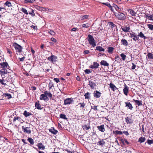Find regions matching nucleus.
<instances>
[{"label":"nucleus","instance_id":"obj_1","mask_svg":"<svg viewBox=\"0 0 153 153\" xmlns=\"http://www.w3.org/2000/svg\"><path fill=\"white\" fill-rule=\"evenodd\" d=\"M87 39L88 40L89 43L93 47H94L96 46V44L95 42L94 39L92 35L90 34L88 35Z\"/></svg>","mask_w":153,"mask_h":153},{"label":"nucleus","instance_id":"obj_2","mask_svg":"<svg viewBox=\"0 0 153 153\" xmlns=\"http://www.w3.org/2000/svg\"><path fill=\"white\" fill-rule=\"evenodd\" d=\"M116 17L118 19L122 20H124L126 19V16L125 14L122 12L114 13Z\"/></svg>","mask_w":153,"mask_h":153},{"label":"nucleus","instance_id":"obj_3","mask_svg":"<svg viewBox=\"0 0 153 153\" xmlns=\"http://www.w3.org/2000/svg\"><path fill=\"white\" fill-rule=\"evenodd\" d=\"M13 45V47L16 50V52L19 53L22 52V48L20 45L16 42L14 43Z\"/></svg>","mask_w":153,"mask_h":153},{"label":"nucleus","instance_id":"obj_4","mask_svg":"<svg viewBox=\"0 0 153 153\" xmlns=\"http://www.w3.org/2000/svg\"><path fill=\"white\" fill-rule=\"evenodd\" d=\"M129 37L132 39L134 41H139V38L138 35H137L134 32H132L131 33H130Z\"/></svg>","mask_w":153,"mask_h":153},{"label":"nucleus","instance_id":"obj_5","mask_svg":"<svg viewBox=\"0 0 153 153\" xmlns=\"http://www.w3.org/2000/svg\"><path fill=\"white\" fill-rule=\"evenodd\" d=\"M64 105H66L72 104L74 102V100L72 98H67L64 100Z\"/></svg>","mask_w":153,"mask_h":153},{"label":"nucleus","instance_id":"obj_6","mask_svg":"<svg viewBox=\"0 0 153 153\" xmlns=\"http://www.w3.org/2000/svg\"><path fill=\"white\" fill-rule=\"evenodd\" d=\"M51 55L48 57V60L52 63H54L57 61V58L56 56L53 55L52 53Z\"/></svg>","mask_w":153,"mask_h":153},{"label":"nucleus","instance_id":"obj_7","mask_svg":"<svg viewBox=\"0 0 153 153\" xmlns=\"http://www.w3.org/2000/svg\"><path fill=\"white\" fill-rule=\"evenodd\" d=\"M48 95V92L46 91L44 93L41 95L40 97V99L41 100H43L45 101L48 98L47 95Z\"/></svg>","mask_w":153,"mask_h":153},{"label":"nucleus","instance_id":"obj_8","mask_svg":"<svg viewBox=\"0 0 153 153\" xmlns=\"http://www.w3.org/2000/svg\"><path fill=\"white\" fill-rule=\"evenodd\" d=\"M125 119L126 122L128 124H131L133 123L132 118L131 117H126Z\"/></svg>","mask_w":153,"mask_h":153},{"label":"nucleus","instance_id":"obj_9","mask_svg":"<svg viewBox=\"0 0 153 153\" xmlns=\"http://www.w3.org/2000/svg\"><path fill=\"white\" fill-rule=\"evenodd\" d=\"M123 92L125 95L126 96L128 95L129 92V88L126 84L124 85V88L123 89Z\"/></svg>","mask_w":153,"mask_h":153},{"label":"nucleus","instance_id":"obj_10","mask_svg":"<svg viewBox=\"0 0 153 153\" xmlns=\"http://www.w3.org/2000/svg\"><path fill=\"white\" fill-rule=\"evenodd\" d=\"M22 128L23 130L26 133L28 134H30L31 132V131L29 129L30 128L29 127H25L24 126H22Z\"/></svg>","mask_w":153,"mask_h":153},{"label":"nucleus","instance_id":"obj_11","mask_svg":"<svg viewBox=\"0 0 153 153\" xmlns=\"http://www.w3.org/2000/svg\"><path fill=\"white\" fill-rule=\"evenodd\" d=\"M88 85H90L91 89H94L96 86L95 83L94 82L91 81H89Z\"/></svg>","mask_w":153,"mask_h":153},{"label":"nucleus","instance_id":"obj_12","mask_svg":"<svg viewBox=\"0 0 153 153\" xmlns=\"http://www.w3.org/2000/svg\"><path fill=\"white\" fill-rule=\"evenodd\" d=\"M97 128L99 130L102 132H104L105 131V126L104 125H101L100 126H97Z\"/></svg>","mask_w":153,"mask_h":153},{"label":"nucleus","instance_id":"obj_13","mask_svg":"<svg viewBox=\"0 0 153 153\" xmlns=\"http://www.w3.org/2000/svg\"><path fill=\"white\" fill-rule=\"evenodd\" d=\"M101 93L97 91H95L94 93V96L96 98H99L101 96Z\"/></svg>","mask_w":153,"mask_h":153},{"label":"nucleus","instance_id":"obj_14","mask_svg":"<svg viewBox=\"0 0 153 153\" xmlns=\"http://www.w3.org/2000/svg\"><path fill=\"white\" fill-rule=\"evenodd\" d=\"M99 66V64L96 62H94L93 63V65H90L89 67L90 68L94 69L96 68H98Z\"/></svg>","mask_w":153,"mask_h":153},{"label":"nucleus","instance_id":"obj_15","mask_svg":"<svg viewBox=\"0 0 153 153\" xmlns=\"http://www.w3.org/2000/svg\"><path fill=\"white\" fill-rule=\"evenodd\" d=\"M126 104V107H127L130 110H132L133 108V107L132 106V104L128 102H125Z\"/></svg>","mask_w":153,"mask_h":153},{"label":"nucleus","instance_id":"obj_16","mask_svg":"<svg viewBox=\"0 0 153 153\" xmlns=\"http://www.w3.org/2000/svg\"><path fill=\"white\" fill-rule=\"evenodd\" d=\"M121 42L122 45L126 47L128 45V42L127 41L126 39H121Z\"/></svg>","mask_w":153,"mask_h":153},{"label":"nucleus","instance_id":"obj_17","mask_svg":"<svg viewBox=\"0 0 153 153\" xmlns=\"http://www.w3.org/2000/svg\"><path fill=\"white\" fill-rule=\"evenodd\" d=\"M0 65H1V68L4 69L6 68L8 65L7 63L6 62H1L0 63Z\"/></svg>","mask_w":153,"mask_h":153},{"label":"nucleus","instance_id":"obj_18","mask_svg":"<svg viewBox=\"0 0 153 153\" xmlns=\"http://www.w3.org/2000/svg\"><path fill=\"white\" fill-rule=\"evenodd\" d=\"M16 120H18L21 123H23V120L20 117L18 116L15 117H14L13 119V122H15L16 121Z\"/></svg>","mask_w":153,"mask_h":153},{"label":"nucleus","instance_id":"obj_19","mask_svg":"<svg viewBox=\"0 0 153 153\" xmlns=\"http://www.w3.org/2000/svg\"><path fill=\"white\" fill-rule=\"evenodd\" d=\"M114 49V48L112 47H108L107 48V52L110 53H112Z\"/></svg>","mask_w":153,"mask_h":153},{"label":"nucleus","instance_id":"obj_20","mask_svg":"<svg viewBox=\"0 0 153 153\" xmlns=\"http://www.w3.org/2000/svg\"><path fill=\"white\" fill-rule=\"evenodd\" d=\"M121 29L124 32H128L130 29V27L129 26H124L123 28L121 27Z\"/></svg>","mask_w":153,"mask_h":153},{"label":"nucleus","instance_id":"obj_21","mask_svg":"<svg viewBox=\"0 0 153 153\" xmlns=\"http://www.w3.org/2000/svg\"><path fill=\"white\" fill-rule=\"evenodd\" d=\"M104 140H105V139H102L98 142L97 145L103 146L105 143V142L104 141Z\"/></svg>","mask_w":153,"mask_h":153},{"label":"nucleus","instance_id":"obj_22","mask_svg":"<svg viewBox=\"0 0 153 153\" xmlns=\"http://www.w3.org/2000/svg\"><path fill=\"white\" fill-rule=\"evenodd\" d=\"M110 87L113 90V91H114L115 90L117 89V88L116 86L113 83L111 82L109 84Z\"/></svg>","mask_w":153,"mask_h":153},{"label":"nucleus","instance_id":"obj_23","mask_svg":"<svg viewBox=\"0 0 153 153\" xmlns=\"http://www.w3.org/2000/svg\"><path fill=\"white\" fill-rule=\"evenodd\" d=\"M49 130L50 132L54 134H56L58 133V131L55 130L54 128H52L51 129H49Z\"/></svg>","mask_w":153,"mask_h":153},{"label":"nucleus","instance_id":"obj_24","mask_svg":"<svg viewBox=\"0 0 153 153\" xmlns=\"http://www.w3.org/2000/svg\"><path fill=\"white\" fill-rule=\"evenodd\" d=\"M133 100L134 102L136 103V104L138 106L142 105V101L137 100L134 99H133Z\"/></svg>","mask_w":153,"mask_h":153},{"label":"nucleus","instance_id":"obj_25","mask_svg":"<svg viewBox=\"0 0 153 153\" xmlns=\"http://www.w3.org/2000/svg\"><path fill=\"white\" fill-rule=\"evenodd\" d=\"M128 11L131 16H135L136 13L132 9H129L128 10Z\"/></svg>","mask_w":153,"mask_h":153},{"label":"nucleus","instance_id":"obj_26","mask_svg":"<svg viewBox=\"0 0 153 153\" xmlns=\"http://www.w3.org/2000/svg\"><path fill=\"white\" fill-rule=\"evenodd\" d=\"M113 134H114L117 135H122L123 134V132L121 131H119L118 130L113 131Z\"/></svg>","mask_w":153,"mask_h":153},{"label":"nucleus","instance_id":"obj_27","mask_svg":"<svg viewBox=\"0 0 153 153\" xmlns=\"http://www.w3.org/2000/svg\"><path fill=\"white\" fill-rule=\"evenodd\" d=\"M100 64L101 65L105 66H108L109 65V64L106 61L104 60H102L100 62Z\"/></svg>","mask_w":153,"mask_h":153},{"label":"nucleus","instance_id":"obj_28","mask_svg":"<svg viewBox=\"0 0 153 153\" xmlns=\"http://www.w3.org/2000/svg\"><path fill=\"white\" fill-rule=\"evenodd\" d=\"M78 105H80V107L81 109H83L85 107V106L86 105V103H85L84 102H80L78 103Z\"/></svg>","mask_w":153,"mask_h":153},{"label":"nucleus","instance_id":"obj_29","mask_svg":"<svg viewBox=\"0 0 153 153\" xmlns=\"http://www.w3.org/2000/svg\"><path fill=\"white\" fill-rule=\"evenodd\" d=\"M147 56L148 59L153 60V54L152 53L148 52Z\"/></svg>","mask_w":153,"mask_h":153},{"label":"nucleus","instance_id":"obj_30","mask_svg":"<svg viewBox=\"0 0 153 153\" xmlns=\"http://www.w3.org/2000/svg\"><path fill=\"white\" fill-rule=\"evenodd\" d=\"M138 37L139 36L141 38H143L144 39H145L146 38V37L144 35L143 33L142 32H140L138 33Z\"/></svg>","mask_w":153,"mask_h":153},{"label":"nucleus","instance_id":"obj_31","mask_svg":"<svg viewBox=\"0 0 153 153\" xmlns=\"http://www.w3.org/2000/svg\"><path fill=\"white\" fill-rule=\"evenodd\" d=\"M37 146L39 149H42L44 150L45 149V146L42 144V143L37 144Z\"/></svg>","mask_w":153,"mask_h":153},{"label":"nucleus","instance_id":"obj_32","mask_svg":"<svg viewBox=\"0 0 153 153\" xmlns=\"http://www.w3.org/2000/svg\"><path fill=\"white\" fill-rule=\"evenodd\" d=\"M82 127L83 129L86 130H88L89 129L91 128V127L89 125H87L86 124L83 125Z\"/></svg>","mask_w":153,"mask_h":153},{"label":"nucleus","instance_id":"obj_33","mask_svg":"<svg viewBox=\"0 0 153 153\" xmlns=\"http://www.w3.org/2000/svg\"><path fill=\"white\" fill-rule=\"evenodd\" d=\"M113 7L118 12L120 11L121 10V8L119 7L116 4H114Z\"/></svg>","mask_w":153,"mask_h":153},{"label":"nucleus","instance_id":"obj_34","mask_svg":"<svg viewBox=\"0 0 153 153\" xmlns=\"http://www.w3.org/2000/svg\"><path fill=\"white\" fill-rule=\"evenodd\" d=\"M96 50L100 51H104L105 49L101 46H97L96 48Z\"/></svg>","mask_w":153,"mask_h":153},{"label":"nucleus","instance_id":"obj_35","mask_svg":"<svg viewBox=\"0 0 153 153\" xmlns=\"http://www.w3.org/2000/svg\"><path fill=\"white\" fill-rule=\"evenodd\" d=\"M146 139L145 137H141L139 139L138 142H140V143H143L145 141Z\"/></svg>","mask_w":153,"mask_h":153},{"label":"nucleus","instance_id":"obj_36","mask_svg":"<svg viewBox=\"0 0 153 153\" xmlns=\"http://www.w3.org/2000/svg\"><path fill=\"white\" fill-rule=\"evenodd\" d=\"M3 95L5 97H7V99H9L12 98V96L11 94L8 93H4Z\"/></svg>","mask_w":153,"mask_h":153},{"label":"nucleus","instance_id":"obj_37","mask_svg":"<svg viewBox=\"0 0 153 153\" xmlns=\"http://www.w3.org/2000/svg\"><path fill=\"white\" fill-rule=\"evenodd\" d=\"M24 115L26 117L31 115L32 114L28 112H27L26 111H25L23 113Z\"/></svg>","mask_w":153,"mask_h":153},{"label":"nucleus","instance_id":"obj_38","mask_svg":"<svg viewBox=\"0 0 153 153\" xmlns=\"http://www.w3.org/2000/svg\"><path fill=\"white\" fill-rule=\"evenodd\" d=\"M39 101L38 102H36L35 104V106L36 108H37L38 109H41V106L40 104L39 103Z\"/></svg>","mask_w":153,"mask_h":153},{"label":"nucleus","instance_id":"obj_39","mask_svg":"<svg viewBox=\"0 0 153 153\" xmlns=\"http://www.w3.org/2000/svg\"><path fill=\"white\" fill-rule=\"evenodd\" d=\"M27 140L29 142V143L32 145H33L34 144V142L33 140L30 137H29L27 139Z\"/></svg>","mask_w":153,"mask_h":153},{"label":"nucleus","instance_id":"obj_40","mask_svg":"<svg viewBox=\"0 0 153 153\" xmlns=\"http://www.w3.org/2000/svg\"><path fill=\"white\" fill-rule=\"evenodd\" d=\"M148 27L151 30H153V25L150 24L147 25Z\"/></svg>","mask_w":153,"mask_h":153},{"label":"nucleus","instance_id":"obj_41","mask_svg":"<svg viewBox=\"0 0 153 153\" xmlns=\"http://www.w3.org/2000/svg\"><path fill=\"white\" fill-rule=\"evenodd\" d=\"M90 95V93L89 92H87L84 94V96L85 97V99H89L90 98V97L89 95Z\"/></svg>","mask_w":153,"mask_h":153},{"label":"nucleus","instance_id":"obj_42","mask_svg":"<svg viewBox=\"0 0 153 153\" xmlns=\"http://www.w3.org/2000/svg\"><path fill=\"white\" fill-rule=\"evenodd\" d=\"M4 4L9 7H10L12 6L11 3L7 1Z\"/></svg>","mask_w":153,"mask_h":153},{"label":"nucleus","instance_id":"obj_43","mask_svg":"<svg viewBox=\"0 0 153 153\" xmlns=\"http://www.w3.org/2000/svg\"><path fill=\"white\" fill-rule=\"evenodd\" d=\"M120 56L122 57L123 60L124 61L126 59V55L124 54L123 53H122L121 54H120Z\"/></svg>","mask_w":153,"mask_h":153},{"label":"nucleus","instance_id":"obj_44","mask_svg":"<svg viewBox=\"0 0 153 153\" xmlns=\"http://www.w3.org/2000/svg\"><path fill=\"white\" fill-rule=\"evenodd\" d=\"M90 24L88 23H86L82 24V27L83 28H88L89 27Z\"/></svg>","mask_w":153,"mask_h":153},{"label":"nucleus","instance_id":"obj_45","mask_svg":"<svg viewBox=\"0 0 153 153\" xmlns=\"http://www.w3.org/2000/svg\"><path fill=\"white\" fill-rule=\"evenodd\" d=\"M60 118L64 119H67V118L66 117V115L64 114H61L60 115Z\"/></svg>","mask_w":153,"mask_h":153},{"label":"nucleus","instance_id":"obj_46","mask_svg":"<svg viewBox=\"0 0 153 153\" xmlns=\"http://www.w3.org/2000/svg\"><path fill=\"white\" fill-rule=\"evenodd\" d=\"M108 24L112 28L116 26V25L112 22H109Z\"/></svg>","mask_w":153,"mask_h":153},{"label":"nucleus","instance_id":"obj_47","mask_svg":"<svg viewBox=\"0 0 153 153\" xmlns=\"http://www.w3.org/2000/svg\"><path fill=\"white\" fill-rule=\"evenodd\" d=\"M21 11L24 13L26 15H27L28 14L27 11L26 9L22 8L21 9Z\"/></svg>","mask_w":153,"mask_h":153},{"label":"nucleus","instance_id":"obj_48","mask_svg":"<svg viewBox=\"0 0 153 153\" xmlns=\"http://www.w3.org/2000/svg\"><path fill=\"white\" fill-rule=\"evenodd\" d=\"M119 60H120V56L118 55L116 56L115 58V61L116 62H118Z\"/></svg>","mask_w":153,"mask_h":153},{"label":"nucleus","instance_id":"obj_49","mask_svg":"<svg viewBox=\"0 0 153 153\" xmlns=\"http://www.w3.org/2000/svg\"><path fill=\"white\" fill-rule=\"evenodd\" d=\"M0 72L2 74H7V70H4V69H2L0 71Z\"/></svg>","mask_w":153,"mask_h":153},{"label":"nucleus","instance_id":"obj_50","mask_svg":"<svg viewBox=\"0 0 153 153\" xmlns=\"http://www.w3.org/2000/svg\"><path fill=\"white\" fill-rule=\"evenodd\" d=\"M48 97L50 98V100H52L55 101V100L52 98V94L49 92H48Z\"/></svg>","mask_w":153,"mask_h":153},{"label":"nucleus","instance_id":"obj_51","mask_svg":"<svg viewBox=\"0 0 153 153\" xmlns=\"http://www.w3.org/2000/svg\"><path fill=\"white\" fill-rule=\"evenodd\" d=\"M84 71L85 74H89L90 73H91V70L90 69H86Z\"/></svg>","mask_w":153,"mask_h":153},{"label":"nucleus","instance_id":"obj_52","mask_svg":"<svg viewBox=\"0 0 153 153\" xmlns=\"http://www.w3.org/2000/svg\"><path fill=\"white\" fill-rule=\"evenodd\" d=\"M89 16L87 15H85L83 16L82 18V20H84L88 19V18Z\"/></svg>","mask_w":153,"mask_h":153},{"label":"nucleus","instance_id":"obj_53","mask_svg":"<svg viewBox=\"0 0 153 153\" xmlns=\"http://www.w3.org/2000/svg\"><path fill=\"white\" fill-rule=\"evenodd\" d=\"M48 33L51 35H54L55 34V33L53 30H50V31H48Z\"/></svg>","mask_w":153,"mask_h":153},{"label":"nucleus","instance_id":"obj_54","mask_svg":"<svg viewBox=\"0 0 153 153\" xmlns=\"http://www.w3.org/2000/svg\"><path fill=\"white\" fill-rule=\"evenodd\" d=\"M119 140L121 142L122 144L123 145H125V143L124 142V141L123 139L122 138V137H119Z\"/></svg>","mask_w":153,"mask_h":153},{"label":"nucleus","instance_id":"obj_55","mask_svg":"<svg viewBox=\"0 0 153 153\" xmlns=\"http://www.w3.org/2000/svg\"><path fill=\"white\" fill-rule=\"evenodd\" d=\"M147 143L149 144H151L153 143V140H147Z\"/></svg>","mask_w":153,"mask_h":153},{"label":"nucleus","instance_id":"obj_56","mask_svg":"<svg viewBox=\"0 0 153 153\" xmlns=\"http://www.w3.org/2000/svg\"><path fill=\"white\" fill-rule=\"evenodd\" d=\"M25 1L27 3H33L34 2L35 0H25Z\"/></svg>","mask_w":153,"mask_h":153},{"label":"nucleus","instance_id":"obj_57","mask_svg":"<svg viewBox=\"0 0 153 153\" xmlns=\"http://www.w3.org/2000/svg\"><path fill=\"white\" fill-rule=\"evenodd\" d=\"M65 151L67 152L68 153H74V151H71L69 150L68 149H65Z\"/></svg>","mask_w":153,"mask_h":153},{"label":"nucleus","instance_id":"obj_58","mask_svg":"<svg viewBox=\"0 0 153 153\" xmlns=\"http://www.w3.org/2000/svg\"><path fill=\"white\" fill-rule=\"evenodd\" d=\"M53 86V83L49 82L48 84V87H50V88H51Z\"/></svg>","mask_w":153,"mask_h":153},{"label":"nucleus","instance_id":"obj_59","mask_svg":"<svg viewBox=\"0 0 153 153\" xmlns=\"http://www.w3.org/2000/svg\"><path fill=\"white\" fill-rule=\"evenodd\" d=\"M123 133L126 136H128L129 135V133L127 131H123Z\"/></svg>","mask_w":153,"mask_h":153},{"label":"nucleus","instance_id":"obj_60","mask_svg":"<svg viewBox=\"0 0 153 153\" xmlns=\"http://www.w3.org/2000/svg\"><path fill=\"white\" fill-rule=\"evenodd\" d=\"M132 66L131 67V69L132 70H134L135 68L136 65L133 63H132Z\"/></svg>","mask_w":153,"mask_h":153},{"label":"nucleus","instance_id":"obj_61","mask_svg":"<svg viewBox=\"0 0 153 153\" xmlns=\"http://www.w3.org/2000/svg\"><path fill=\"white\" fill-rule=\"evenodd\" d=\"M97 106L94 105V106L92 107V108L94 109V110L97 111L98 110V109L97 108Z\"/></svg>","mask_w":153,"mask_h":153},{"label":"nucleus","instance_id":"obj_62","mask_svg":"<svg viewBox=\"0 0 153 153\" xmlns=\"http://www.w3.org/2000/svg\"><path fill=\"white\" fill-rule=\"evenodd\" d=\"M149 19L151 20H153V14L149 16Z\"/></svg>","mask_w":153,"mask_h":153},{"label":"nucleus","instance_id":"obj_63","mask_svg":"<svg viewBox=\"0 0 153 153\" xmlns=\"http://www.w3.org/2000/svg\"><path fill=\"white\" fill-rule=\"evenodd\" d=\"M54 80L57 83H58L60 81L59 79L57 78H54Z\"/></svg>","mask_w":153,"mask_h":153},{"label":"nucleus","instance_id":"obj_64","mask_svg":"<svg viewBox=\"0 0 153 153\" xmlns=\"http://www.w3.org/2000/svg\"><path fill=\"white\" fill-rule=\"evenodd\" d=\"M51 41L54 42H56V39L54 38H51Z\"/></svg>","mask_w":153,"mask_h":153}]
</instances>
